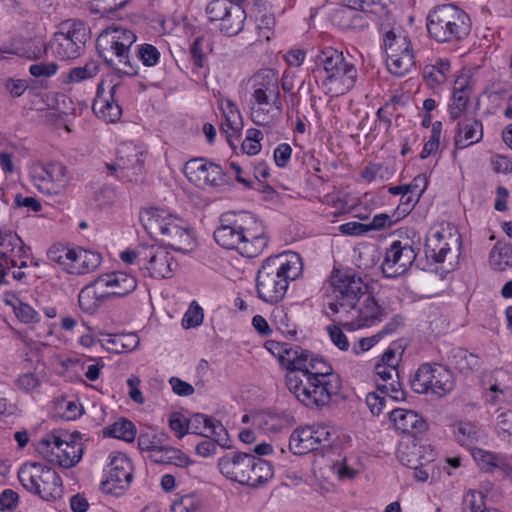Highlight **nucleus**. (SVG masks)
Returning <instances> with one entry per match:
<instances>
[{
    "label": "nucleus",
    "mask_w": 512,
    "mask_h": 512,
    "mask_svg": "<svg viewBox=\"0 0 512 512\" xmlns=\"http://www.w3.org/2000/svg\"><path fill=\"white\" fill-rule=\"evenodd\" d=\"M280 364L285 367V382L296 399L309 408L327 406L339 394L342 381L321 356L298 345H279Z\"/></svg>",
    "instance_id": "obj_1"
},
{
    "label": "nucleus",
    "mask_w": 512,
    "mask_h": 512,
    "mask_svg": "<svg viewBox=\"0 0 512 512\" xmlns=\"http://www.w3.org/2000/svg\"><path fill=\"white\" fill-rule=\"evenodd\" d=\"M213 237L220 247L235 250L247 258L258 256L268 245L265 226L249 212L223 213Z\"/></svg>",
    "instance_id": "obj_2"
},
{
    "label": "nucleus",
    "mask_w": 512,
    "mask_h": 512,
    "mask_svg": "<svg viewBox=\"0 0 512 512\" xmlns=\"http://www.w3.org/2000/svg\"><path fill=\"white\" fill-rule=\"evenodd\" d=\"M300 259L294 255L293 260L284 259L282 255L267 258L256 275L258 297L270 304L280 302L288 289L289 282L300 274Z\"/></svg>",
    "instance_id": "obj_3"
},
{
    "label": "nucleus",
    "mask_w": 512,
    "mask_h": 512,
    "mask_svg": "<svg viewBox=\"0 0 512 512\" xmlns=\"http://www.w3.org/2000/svg\"><path fill=\"white\" fill-rule=\"evenodd\" d=\"M315 75H322L321 86L325 94L342 95L349 92L356 84L358 70L356 66L347 61L343 52L333 47L318 50L314 57Z\"/></svg>",
    "instance_id": "obj_4"
},
{
    "label": "nucleus",
    "mask_w": 512,
    "mask_h": 512,
    "mask_svg": "<svg viewBox=\"0 0 512 512\" xmlns=\"http://www.w3.org/2000/svg\"><path fill=\"white\" fill-rule=\"evenodd\" d=\"M217 466L226 479L254 489L264 486L274 477L273 465L252 453H226L218 459Z\"/></svg>",
    "instance_id": "obj_5"
},
{
    "label": "nucleus",
    "mask_w": 512,
    "mask_h": 512,
    "mask_svg": "<svg viewBox=\"0 0 512 512\" xmlns=\"http://www.w3.org/2000/svg\"><path fill=\"white\" fill-rule=\"evenodd\" d=\"M329 289L331 293L325 295L323 312L334 321L336 317L347 315V311L359 302L369 287L355 271L334 269Z\"/></svg>",
    "instance_id": "obj_6"
},
{
    "label": "nucleus",
    "mask_w": 512,
    "mask_h": 512,
    "mask_svg": "<svg viewBox=\"0 0 512 512\" xmlns=\"http://www.w3.org/2000/svg\"><path fill=\"white\" fill-rule=\"evenodd\" d=\"M137 41L136 34L123 27H115L101 33L97 39L99 56L112 68L134 77L139 74V65L130 49Z\"/></svg>",
    "instance_id": "obj_7"
},
{
    "label": "nucleus",
    "mask_w": 512,
    "mask_h": 512,
    "mask_svg": "<svg viewBox=\"0 0 512 512\" xmlns=\"http://www.w3.org/2000/svg\"><path fill=\"white\" fill-rule=\"evenodd\" d=\"M429 36L438 43H453L466 38L471 31L469 15L454 4H442L427 16Z\"/></svg>",
    "instance_id": "obj_8"
},
{
    "label": "nucleus",
    "mask_w": 512,
    "mask_h": 512,
    "mask_svg": "<svg viewBox=\"0 0 512 512\" xmlns=\"http://www.w3.org/2000/svg\"><path fill=\"white\" fill-rule=\"evenodd\" d=\"M145 228L153 237H158L168 247L182 253L189 252L195 245L188 223L162 209L147 212Z\"/></svg>",
    "instance_id": "obj_9"
},
{
    "label": "nucleus",
    "mask_w": 512,
    "mask_h": 512,
    "mask_svg": "<svg viewBox=\"0 0 512 512\" xmlns=\"http://www.w3.org/2000/svg\"><path fill=\"white\" fill-rule=\"evenodd\" d=\"M81 434L74 431L71 434L52 432L44 436L37 445V451L52 464L63 468H71L82 459L84 447Z\"/></svg>",
    "instance_id": "obj_10"
},
{
    "label": "nucleus",
    "mask_w": 512,
    "mask_h": 512,
    "mask_svg": "<svg viewBox=\"0 0 512 512\" xmlns=\"http://www.w3.org/2000/svg\"><path fill=\"white\" fill-rule=\"evenodd\" d=\"M21 485L45 501H55L63 493L59 474L49 466L38 462H26L18 471Z\"/></svg>",
    "instance_id": "obj_11"
},
{
    "label": "nucleus",
    "mask_w": 512,
    "mask_h": 512,
    "mask_svg": "<svg viewBox=\"0 0 512 512\" xmlns=\"http://www.w3.org/2000/svg\"><path fill=\"white\" fill-rule=\"evenodd\" d=\"M88 38L89 34L84 22L68 20L63 22L59 30L54 33L46 50H50L52 55L61 60L75 59L82 54Z\"/></svg>",
    "instance_id": "obj_12"
},
{
    "label": "nucleus",
    "mask_w": 512,
    "mask_h": 512,
    "mask_svg": "<svg viewBox=\"0 0 512 512\" xmlns=\"http://www.w3.org/2000/svg\"><path fill=\"white\" fill-rule=\"evenodd\" d=\"M384 315V310L368 291L359 299L356 305H353V308L347 311V315L334 318V322L349 329H356L372 326L380 322Z\"/></svg>",
    "instance_id": "obj_13"
},
{
    "label": "nucleus",
    "mask_w": 512,
    "mask_h": 512,
    "mask_svg": "<svg viewBox=\"0 0 512 512\" xmlns=\"http://www.w3.org/2000/svg\"><path fill=\"white\" fill-rule=\"evenodd\" d=\"M417 253L407 241H393L386 249L381 264L383 275L386 278H397L404 275L416 260Z\"/></svg>",
    "instance_id": "obj_14"
},
{
    "label": "nucleus",
    "mask_w": 512,
    "mask_h": 512,
    "mask_svg": "<svg viewBox=\"0 0 512 512\" xmlns=\"http://www.w3.org/2000/svg\"><path fill=\"white\" fill-rule=\"evenodd\" d=\"M118 179L141 184L145 180L144 151L132 142L122 143L118 150Z\"/></svg>",
    "instance_id": "obj_15"
},
{
    "label": "nucleus",
    "mask_w": 512,
    "mask_h": 512,
    "mask_svg": "<svg viewBox=\"0 0 512 512\" xmlns=\"http://www.w3.org/2000/svg\"><path fill=\"white\" fill-rule=\"evenodd\" d=\"M133 479V466L123 453L110 455L106 480L101 482V489L107 494L120 495L127 489Z\"/></svg>",
    "instance_id": "obj_16"
},
{
    "label": "nucleus",
    "mask_w": 512,
    "mask_h": 512,
    "mask_svg": "<svg viewBox=\"0 0 512 512\" xmlns=\"http://www.w3.org/2000/svg\"><path fill=\"white\" fill-rule=\"evenodd\" d=\"M252 97L258 105H273L281 110L278 74L274 69H261L249 80Z\"/></svg>",
    "instance_id": "obj_17"
},
{
    "label": "nucleus",
    "mask_w": 512,
    "mask_h": 512,
    "mask_svg": "<svg viewBox=\"0 0 512 512\" xmlns=\"http://www.w3.org/2000/svg\"><path fill=\"white\" fill-rule=\"evenodd\" d=\"M184 174L192 184L201 189L218 187L226 182L222 167L203 158H194L186 162Z\"/></svg>",
    "instance_id": "obj_18"
},
{
    "label": "nucleus",
    "mask_w": 512,
    "mask_h": 512,
    "mask_svg": "<svg viewBox=\"0 0 512 512\" xmlns=\"http://www.w3.org/2000/svg\"><path fill=\"white\" fill-rule=\"evenodd\" d=\"M206 13L211 22H221L227 16L233 18V26L227 25V23L220 26V31L230 37L242 31L246 19L245 10L240 5L233 4L229 0H212L206 7Z\"/></svg>",
    "instance_id": "obj_19"
},
{
    "label": "nucleus",
    "mask_w": 512,
    "mask_h": 512,
    "mask_svg": "<svg viewBox=\"0 0 512 512\" xmlns=\"http://www.w3.org/2000/svg\"><path fill=\"white\" fill-rule=\"evenodd\" d=\"M177 267L178 263L173 255L165 248L147 246V258L142 267L143 275L156 279L171 278Z\"/></svg>",
    "instance_id": "obj_20"
},
{
    "label": "nucleus",
    "mask_w": 512,
    "mask_h": 512,
    "mask_svg": "<svg viewBox=\"0 0 512 512\" xmlns=\"http://www.w3.org/2000/svg\"><path fill=\"white\" fill-rule=\"evenodd\" d=\"M30 247L25 245L18 234L11 230H2L0 234V265L12 268L17 258H29Z\"/></svg>",
    "instance_id": "obj_21"
},
{
    "label": "nucleus",
    "mask_w": 512,
    "mask_h": 512,
    "mask_svg": "<svg viewBox=\"0 0 512 512\" xmlns=\"http://www.w3.org/2000/svg\"><path fill=\"white\" fill-rule=\"evenodd\" d=\"M349 6L338 11L336 17H340L344 22L342 27L346 29L364 28L369 25L363 21V15L359 13L370 12L379 13L378 10L383 11V7L379 6L380 0H348Z\"/></svg>",
    "instance_id": "obj_22"
},
{
    "label": "nucleus",
    "mask_w": 512,
    "mask_h": 512,
    "mask_svg": "<svg viewBox=\"0 0 512 512\" xmlns=\"http://www.w3.org/2000/svg\"><path fill=\"white\" fill-rule=\"evenodd\" d=\"M389 419L393 422L396 430L403 434L416 437L427 430L426 421L413 410L393 409L389 413Z\"/></svg>",
    "instance_id": "obj_23"
},
{
    "label": "nucleus",
    "mask_w": 512,
    "mask_h": 512,
    "mask_svg": "<svg viewBox=\"0 0 512 512\" xmlns=\"http://www.w3.org/2000/svg\"><path fill=\"white\" fill-rule=\"evenodd\" d=\"M67 168L60 162H50L42 166L39 173V188L48 194H58L66 186Z\"/></svg>",
    "instance_id": "obj_24"
},
{
    "label": "nucleus",
    "mask_w": 512,
    "mask_h": 512,
    "mask_svg": "<svg viewBox=\"0 0 512 512\" xmlns=\"http://www.w3.org/2000/svg\"><path fill=\"white\" fill-rule=\"evenodd\" d=\"M96 283L104 290L105 288L111 289V291H107L109 298L112 296L124 297L133 292L137 287L136 278L124 272L100 275L96 278Z\"/></svg>",
    "instance_id": "obj_25"
},
{
    "label": "nucleus",
    "mask_w": 512,
    "mask_h": 512,
    "mask_svg": "<svg viewBox=\"0 0 512 512\" xmlns=\"http://www.w3.org/2000/svg\"><path fill=\"white\" fill-rule=\"evenodd\" d=\"M482 138L483 125L480 120L465 115L463 119L458 121L454 137V144L457 149H464L478 143Z\"/></svg>",
    "instance_id": "obj_26"
},
{
    "label": "nucleus",
    "mask_w": 512,
    "mask_h": 512,
    "mask_svg": "<svg viewBox=\"0 0 512 512\" xmlns=\"http://www.w3.org/2000/svg\"><path fill=\"white\" fill-rule=\"evenodd\" d=\"M380 31L383 33V46L387 56L413 51L408 36L400 27L389 28L388 24L381 23Z\"/></svg>",
    "instance_id": "obj_27"
},
{
    "label": "nucleus",
    "mask_w": 512,
    "mask_h": 512,
    "mask_svg": "<svg viewBox=\"0 0 512 512\" xmlns=\"http://www.w3.org/2000/svg\"><path fill=\"white\" fill-rule=\"evenodd\" d=\"M109 299V294L96 283V279L86 285L78 295V302L83 312L93 314Z\"/></svg>",
    "instance_id": "obj_28"
},
{
    "label": "nucleus",
    "mask_w": 512,
    "mask_h": 512,
    "mask_svg": "<svg viewBox=\"0 0 512 512\" xmlns=\"http://www.w3.org/2000/svg\"><path fill=\"white\" fill-rule=\"evenodd\" d=\"M147 459L155 464L174 465L176 467H187L192 461L181 450L163 445L161 443L152 454L147 455Z\"/></svg>",
    "instance_id": "obj_29"
},
{
    "label": "nucleus",
    "mask_w": 512,
    "mask_h": 512,
    "mask_svg": "<svg viewBox=\"0 0 512 512\" xmlns=\"http://www.w3.org/2000/svg\"><path fill=\"white\" fill-rule=\"evenodd\" d=\"M289 448L295 455H304L317 450L312 426L295 429L289 438Z\"/></svg>",
    "instance_id": "obj_30"
},
{
    "label": "nucleus",
    "mask_w": 512,
    "mask_h": 512,
    "mask_svg": "<svg viewBox=\"0 0 512 512\" xmlns=\"http://www.w3.org/2000/svg\"><path fill=\"white\" fill-rule=\"evenodd\" d=\"M116 89V85L111 87L109 99L97 95L92 105L94 113L106 122L114 123L118 121L122 115L121 107L114 100Z\"/></svg>",
    "instance_id": "obj_31"
},
{
    "label": "nucleus",
    "mask_w": 512,
    "mask_h": 512,
    "mask_svg": "<svg viewBox=\"0 0 512 512\" xmlns=\"http://www.w3.org/2000/svg\"><path fill=\"white\" fill-rule=\"evenodd\" d=\"M450 240L460 248V235L455 227L448 226L447 229L442 228L441 230L435 231L427 237L425 243V254L427 258L432 259L436 256V251L446 241Z\"/></svg>",
    "instance_id": "obj_32"
},
{
    "label": "nucleus",
    "mask_w": 512,
    "mask_h": 512,
    "mask_svg": "<svg viewBox=\"0 0 512 512\" xmlns=\"http://www.w3.org/2000/svg\"><path fill=\"white\" fill-rule=\"evenodd\" d=\"M386 65L390 73L396 76H404L415 65L413 51L387 56Z\"/></svg>",
    "instance_id": "obj_33"
},
{
    "label": "nucleus",
    "mask_w": 512,
    "mask_h": 512,
    "mask_svg": "<svg viewBox=\"0 0 512 512\" xmlns=\"http://www.w3.org/2000/svg\"><path fill=\"white\" fill-rule=\"evenodd\" d=\"M104 436L113 437L124 440L126 442H132L136 436V427L128 419L121 418L113 424L107 426L104 431Z\"/></svg>",
    "instance_id": "obj_34"
},
{
    "label": "nucleus",
    "mask_w": 512,
    "mask_h": 512,
    "mask_svg": "<svg viewBox=\"0 0 512 512\" xmlns=\"http://www.w3.org/2000/svg\"><path fill=\"white\" fill-rule=\"evenodd\" d=\"M490 265L497 271L512 266V245L497 243L489 254Z\"/></svg>",
    "instance_id": "obj_35"
},
{
    "label": "nucleus",
    "mask_w": 512,
    "mask_h": 512,
    "mask_svg": "<svg viewBox=\"0 0 512 512\" xmlns=\"http://www.w3.org/2000/svg\"><path fill=\"white\" fill-rule=\"evenodd\" d=\"M470 99V91L467 87L454 88L451 103L449 104V116L451 120H457L465 112Z\"/></svg>",
    "instance_id": "obj_36"
},
{
    "label": "nucleus",
    "mask_w": 512,
    "mask_h": 512,
    "mask_svg": "<svg viewBox=\"0 0 512 512\" xmlns=\"http://www.w3.org/2000/svg\"><path fill=\"white\" fill-rule=\"evenodd\" d=\"M106 341L108 344L113 345L112 351L115 353L131 352L140 344V339L136 333L109 335Z\"/></svg>",
    "instance_id": "obj_37"
},
{
    "label": "nucleus",
    "mask_w": 512,
    "mask_h": 512,
    "mask_svg": "<svg viewBox=\"0 0 512 512\" xmlns=\"http://www.w3.org/2000/svg\"><path fill=\"white\" fill-rule=\"evenodd\" d=\"M454 435L460 445L470 446L478 441L480 429L471 422L460 421L454 426Z\"/></svg>",
    "instance_id": "obj_38"
},
{
    "label": "nucleus",
    "mask_w": 512,
    "mask_h": 512,
    "mask_svg": "<svg viewBox=\"0 0 512 512\" xmlns=\"http://www.w3.org/2000/svg\"><path fill=\"white\" fill-rule=\"evenodd\" d=\"M431 373H433V366L428 363L422 364L410 379L412 390L419 394L428 393L431 377H433Z\"/></svg>",
    "instance_id": "obj_39"
},
{
    "label": "nucleus",
    "mask_w": 512,
    "mask_h": 512,
    "mask_svg": "<svg viewBox=\"0 0 512 512\" xmlns=\"http://www.w3.org/2000/svg\"><path fill=\"white\" fill-rule=\"evenodd\" d=\"M463 504L470 512H502L495 507H487L482 492L469 490L463 498Z\"/></svg>",
    "instance_id": "obj_40"
},
{
    "label": "nucleus",
    "mask_w": 512,
    "mask_h": 512,
    "mask_svg": "<svg viewBox=\"0 0 512 512\" xmlns=\"http://www.w3.org/2000/svg\"><path fill=\"white\" fill-rule=\"evenodd\" d=\"M472 456L480 469L487 473L493 472L494 469H496L498 462L502 457L501 454H496L481 448L473 449Z\"/></svg>",
    "instance_id": "obj_41"
},
{
    "label": "nucleus",
    "mask_w": 512,
    "mask_h": 512,
    "mask_svg": "<svg viewBox=\"0 0 512 512\" xmlns=\"http://www.w3.org/2000/svg\"><path fill=\"white\" fill-rule=\"evenodd\" d=\"M135 55L136 62L138 60L142 62L145 67H154L159 63L161 54L152 44L143 43L136 47Z\"/></svg>",
    "instance_id": "obj_42"
},
{
    "label": "nucleus",
    "mask_w": 512,
    "mask_h": 512,
    "mask_svg": "<svg viewBox=\"0 0 512 512\" xmlns=\"http://www.w3.org/2000/svg\"><path fill=\"white\" fill-rule=\"evenodd\" d=\"M454 389V379L450 370L439 366L436 372V380L434 383V394L438 397L445 396Z\"/></svg>",
    "instance_id": "obj_43"
},
{
    "label": "nucleus",
    "mask_w": 512,
    "mask_h": 512,
    "mask_svg": "<svg viewBox=\"0 0 512 512\" xmlns=\"http://www.w3.org/2000/svg\"><path fill=\"white\" fill-rule=\"evenodd\" d=\"M450 67L448 60L439 59L434 65L426 67L424 72L425 78L437 84L444 83L447 74L450 72Z\"/></svg>",
    "instance_id": "obj_44"
},
{
    "label": "nucleus",
    "mask_w": 512,
    "mask_h": 512,
    "mask_svg": "<svg viewBox=\"0 0 512 512\" xmlns=\"http://www.w3.org/2000/svg\"><path fill=\"white\" fill-rule=\"evenodd\" d=\"M171 512H202V501L195 494L184 495L173 502Z\"/></svg>",
    "instance_id": "obj_45"
},
{
    "label": "nucleus",
    "mask_w": 512,
    "mask_h": 512,
    "mask_svg": "<svg viewBox=\"0 0 512 512\" xmlns=\"http://www.w3.org/2000/svg\"><path fill=\"white\" fill-rule=\"evenodd\" d=\"M99 72V66L91 61L81 67L72 68L68 73L69 82H81L95 77Z\"/></svg>",
    "instance_id": "obj_46"
},
{
    "label": "nucleus",
    "mask_w": 512,
    "mask_h": 512,
    "mask_svg": "<svg viewBox=\"0 0 512 512\" xmlns=\"http://www.w3.org/2000/svg\"><path fill=\"white\" fill-rule=\"evenodd\" d=\"M213 418L204 414H194L188 419L189 433L208 437V429L212 424Z\"/></svg>",
    "instance_id": "obj_47"
},
{
    "label": "nucleus",
    "mask_w": 512,
    "mask_h": 512,
    "mask_svg": "<svg viewBox=\"0 0 512 512\" xmlns=\"http://www.w3.org/2000/svg\"><path fill=\"white\" fill-rule=\"evenodd\" d=\"M454 358L456 359V366L461 372L476 370L481 365L479 357L467 350H458Z\"/></svg>",
    "instance_id": "obj_48"
},
{
    "label": "nucleus",
    "mask_w": 512,
    "mask_h": 512,
    "mask_svg": "<svg viewBox=\"0 0 512 512\" xmlns=\"http://www.w3.org/2000/svg\"><path fill=\"white\" fill-rule=\"evenodd\" d=\"M403 352L404 349L401 344L394 342L383 353L381 362L378 364L390 367V369H395L401 361Z\"/></svg>",
    "instance_id": "obj_49"
},
{
    "label": "nucleus",
    "mask_w": 512,
    "mask_h": 512,
    "mask_svg": "<svg viewBox=\"0 0 512 512\" xmlns=\"http://www.w3.org/2000/svg\"><path fill=\"white\" fill-rule=\"evenodd\" d=\"M377 389L381 394L389 396L394 401H403L406 398V393L399 382V379L393 380L389 383H377Z\"/></svg>",
    "instance_id": "obj_50"
},
{
    "label": "nucleus",
    "mask_w": 512,
    "mask_h": 512,
    "mask_svg": "<svg viewBox=\"0 0 512 512\" xmlns=\"http://www.w3.org/2000/svg\"><path fill=\"white\" fill-rule=\"evenodd\" d=\"M207 433L208 437L213 436V441L217 445L223 448L230 447L228 432L220 421L213 418L212 424H210V429H208Z\"/></svg>",
    "instance_id": "obj_51"
},
{
    "label": "nucleus",
    "mask_w": 512,
    "mask_h": 512,
    "mask_svg": "<svg viewBox=\"0 0 512 512\" xmlns=\"http://www.w3.org/2000/svg\"><path fill=\"white\" fill-rule=\"evenodd\" d=\"M203 309L194 301L184 314L182 325L185 328L197 327L203 322Z\"/></svg>",
    "instance_id": "obj_52"
},
{
    "label": "nucleus",
    "mask_w": 512,
    "mask_h": 512,
    "mask_svg": "<svg viewBox=\"0 0 512 512\" xmlns=\"http://www.w3.org/2000/svg\"><path fill=\"white\" fill-rule=\"evenodd\" d=\"M80 264L82 267L81 274H85L95 270L101 263V255L99 253L80 249Z\"/></svg>",
    "instance_id": "obj_53"
},
{
    "label": "nucleus",
    "mask_w": 512,
    "mask_h": 512,
    "mask_svg": "<svg viewBox=\"0 0 512 512\" xmlns=\"http://www.w3.org/2000/svg\"><path fill=\"white\" fill-rule=\"evenodd\" d=\"M317 450L319 448H331L334 445L333 434L331 430L324 425L312 426Z\"/></svg>",
    "instance_id": "obj_54"
},
{
    "label": "nucleus",
    "mask_w": 512,
    "mask_h": 512,
    "mask_svg": "<svg viewBox=\"0 0 512 512\" xmlns=\"http://www.w3.org/2000/svg\"><path fill=\"white\" fill-rule=\"evenodd\" d=\"M14 313L21 322L26 324L39 321V314L34 308L21 301L17 305H14Z\"/></svg>",
    "instance_id": "obj_55"
},
{
    "label": "nucleus",
    "mask_w": 512,
    "mask_h": 512,
    "mask_svg": "<svg viewBox=\"0 0 512 512\" xmlns=\"http://www.w3.org/2000/svg\"><path fill=\"white\" fill-rule=\"evenodd\" d=\"M397 222H399V219H397V217L394 213H392V214L381 213V214L375 215L373 217L372 221L367 225H368L369 231L382 230L385 228H390Z\"/></svg>",
    "instance_id": "obj_56"
},
{
    "label": "nucleus",
    "mask_w": 512,
    "mask_h": 512,
    "mask_svg": "<svg viewBox=\"0 0 512 512\" xmlns=\"http://www.w3.org/2000/svg\"><path fill=\"white\" fill-rule=\"evenodd\" d=\"M121 260L126 264H137L142 270L145 258H147V246L138 250H125L120 254Z\"/></svg>",
    "instance_id": "obj_57"
},
{
    "label": "nucleus",
    "mask_w": 512,
    "mask_h": 512,
    "mask_svg": "<svg viewBox=\"0 0 512 512\" xmlns=\"http://www.w3.org/2000/svg\"><path fill=\"white\" fill-rule=\"evenodd\" d=\"M161 443L162 439L155 434L141 433L138 436V448L148 454H152Z\"/></svg>",
    "instance_id": "obj_58"
},
{
    "label": "nucleus",
    "mask_w": 512,
    "mask_h": 512,
    "mask_svg": "<svg viewBox=\"0 0 512 512\" xmlns=\"http://www.w3.org/2000/svg\"><path fill=\"white\" fill-rule=\"evenodd\" d=\"M58 65L55 62H40L30 65L29 72L36 78L44 77L48 78L56 74Z\"/></svg>",
    "instance_id": "obj_59"
},
{
    "label": "nucleus",
    "mask_w": 512,
    "mask_h": 512,
    "mask_svg": "<svg viewBox=\"0 0 512 512\" xmlns=\"http://www.w3.org/2000/svg\"><path fill=\"white\" fill-rule=\"evenodd\" d=\"M274 321L278 324V328L283 333H296L294 327L291 325V320L284 307H276L272 312Z\"/></svg>",
    "instance_id": "obj_60"
},
{
    "label": "nucleus",
    "mask_w": 512,
    "mask_h": 512,
    "mask_svg": "<svg viewBox=\"0 0 512 512\" xmlns=\"http://www.w3.org/2000/svg\"><path fill=\"white\" fill-rule=\"evenodd\" d=\"M327 332L335 346L342 351L348 350L350 346L348 338L338 325H329L327 327Z\"/></svg>",
    "instance_id": "obj_61"
},
{
    "label": "nucleus",
    "mask_w": 512,
    "mask_h": 512,
    "mask_svg": "<svg viewBox=\"0 0 512 512\" xmlns=\"http://www.w3.org/2000/svg\"><path fill=\"white\" fill-rule=\"evenodd\" d=\"M169 427L176 433L178 438H182L189 433L188 420L180 413H172L169 418Z\"/></svg>",
    "instance_id": "obj_62"
},
{
    "label": "nucleus",
    "mask_w": 512,
    "mask_h": 512,
    "mask_svg": "<svg viewBox=\"0 0 512 512\" xmlns=\"http://www.w3.org/2000/svg\"><path fill=\"white\" fill-rule=\"evenodd\" d=\"M385 394H379L377 392H370L366 396V404L369 407L371 413L375 416H379L384 406L386 405Z\"/></svg>",
    "instance_id": "obj_63"
},
{
    "label": "nucleus",
    "mask_w": 512,
    "mask_h": 512,
    "mask_svg": "<svg viewBox=\"0 0 512 512\" xmlns=\"http://www.w3.org/2000/svg\"><path fill=\"white\" fill-rule=\"evenodd\" d=\"M496 428L499 435L512 436V411H506L498 415Z\"/></svg>",
    "instance_id": "obj_64"
}]
</instances>
